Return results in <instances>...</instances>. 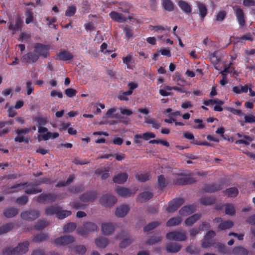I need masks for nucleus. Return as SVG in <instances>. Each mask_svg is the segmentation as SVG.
<instances>
[{"mask_svg": "<svg viewBox=\"0 0 255 255\" xmlns=\"http://www.w3.org/2000/svg\"><path fill=\"white\" fill-rule=\"evenodd\" d=\"M29 246V242L24 241L19 243L15 248H6L4 253L11 255H22L28 252Z\"/></svg>", "mask_w": 255, "mask_h": 255, "instance_id": "obj_1", "label": "nucleus"}, {"mask_svg": "<svg viewBox=\"0 0 255 255\" xmlns=\"http://www.w3.org/2000/svg\"><path fill=\"white\" fill-rule=\"evenodd\" d=\"M45 213L47 215H51L55 214L56 217L59 219H63L71 214V212L68 210H63L62 208L54 205L50 206L46 209Z\"/></svg>", "mask_w": 255, "mask_h": 255, "instance_id": "obj_2", "label": "nucleus"}, {"mask_svg": "<svg viewBox=\"0 0 255 255\" xmlns=\"http://www.w3.org/2000/svg\"><path fill=\"white\" fill-rule=\"evenodd\" d=\"M99 230L98 226L92 222H86L81 226L78 227L76 230L77 234L82 236H87L93 232Z\"/></svg>", "mask_w": 255, "mask_h": 255, "instance_id": "obj_3", "label": "nucleus"}, {"mask_svg": "<svg viewBox=\"0 0 255 255\" xmlns=\"http://www.w3.org/2000/svg\"><path fill=\"white\" fill-rule=\"evenodd\" d=\"M166 237L168 240L179 242L185 241L187 239L185 231L171 232L166 234Z\"/></svg>", "mask_w": 255, "mask_h": 255, "instance_id": "obj_4", "label": "nucleus"}, {"mask_svg": "<svg viewBox=\"0 0 255 255\" xmlns=\"http://www.w3.org/2000/svg\"><path fill=\"white\" fill-rule=\"evenodd\" d=\"M117 201V198L115 196L108 194L103 195L99 200L100 203L106 207H111L116 203Z\"/></svg>", "mask_w": 255, "mask_h": 255, "instance_id": "obj_5", "label": "nucleus"}, {"mask_svg": "<svg viewBox=\"0 0 255 255\" xmlns=\"http://www.w3.org/2000/svg\"><path fill=\"white\" fill-rule=\"evenodd\" d=\"M34 52L38 55V58L41 56L46 58L48 56L49 47L40 43H35L33 45Z\"/></svg>", "mask_w": 255, "mask_h": 255, "instance_id": "obj_6", "label": "nucleus"}, {"mask_svg": "<svg viewBox=\"0 0 255 255\" xmlns=\"http://www.w3.org/2000/svg\"><path fill=\"white\" fill-rule=\"evenodd\" d=\"M101 228L102 234L108 236L113 235L116 229L114 223L108 222L102 223Z\"/></svg>", "mask_w": 255, "mask_h": 255, "instance_id": "obj_7", "label": "nucleus"}, {"mask_svg": "<svg viewBox=\"0 0 255 255\" xmlns=\"http://www.w3.org/2000/svg\"><path fill=\"white\" fill-rule=\"evenodd\" d=\"M75 241L74 237L71 235H66L56 238L54 242L58 246H66L70 244Z\"/></svg>", "mask_w": 255, "mask_h": 255, "instance_id": "obj_8", "label": "nucleus"}, {"mask_svg": "<svg viewBox=\"0 0 255 255\" xmlns=\"http://www.w3.org/2000/svg\"><path fill=\"white\" fill-rule=\"evenodd\" d=\"M38 60V55L34 51L29 52L21 57V61L25 64L33 63Z\"/></svg>", "mask_w": 255, "mask_h": 255, "instance_id": "obj_9", "label": "nucleus"}, {"mask_svg": "<svg viewBox=\"0 0 255 255\" xmlns=\"http://www.w3.org/2000/svg\"><path fill=\"white\" fill-rule=\"evenodd\" d=\"M184 200L182 198H179L174 199L169 203L168 207L166 210L169 213H173L175 212L177 209L184 203Z\"/></svg>", "mask_w": 255, "mask_h": 255, "instance_id": "obj_10", "label": "nucleus"}, {"mask_svg": "<svg viewBox=\"0 0 255 255\" xmlns=\"http://www.w3.org/2000/svg\"><path fill=\"white\" fill-rule=\"evenodd\" d=\"M233 9L236 14L237 19L241 26H244L245 24V14L243 9L238 5L233 6Z\"/></svg>", "mask_w": 255, "mask_h": 255, "instance_id": "obj_11", "label": "nucleus"}, {"mask_svg": "<svg viewBox=\"0 0 255 255\" xmlns=\"http://www.w3.org/2000/svg\"><path fill=\"white\" fill-rule=\"evenodd\" d=\"M30 129L29 128H25L22 129H17L16 131V133L18 134L14 138V140L16 142H25L28 143L29 140L28 138H25L23 136V134H26L30 131Z\"/></svg>", "mask_w": 255, "mask_h": 255, "instance_id": "obj_12", "label": "nucleus"}, {"mask_svg": "<svg viewBox=\"0 0 255 255\" xmlns=\"http://www.w3.org/2000/svg\"><path fill=\"white\" fill-rule=\"evenodd\" d=\"M39 216V213L37 211L32 210L22 212L20 214L22 219L27 221H32L37 219Z\"/></svg>", "mask_w": 255, "mask_h": 255, "instance_id": "obj_13", "label": "nucleus"}, {"mask_svg": "<svg viewBox=\"0 0 255 255\" xmlns=\"http://www.w3.org/2000/svg\"><path fill=\"white\" fill-rule=\"evenodd\" d=\"M129 209L128 205L126 204L122 205L116 208L115 215L117 217L123 218L128 214Z\"/></svg>", "mask_w": 255, "mask_h": 255, "instance_id": "obj_14", "label": "nucleus"}, {"mask_svg": "<svg viewBox=\"0 0 255 255\" xmlns=\"http://www.w3.org/2000/svg\"><path fill=\"white\" fill-rule=\"evenodd\" d=\"M57 199V196L53 194H42L37 198L39 202H53Z\"/></svg>", "mask_w": 255, "mask_h": 255, "instance_id": "obj_15", "label": "nucleus"}, {"mask_svg": "<svg viewBox=\"0 0 255 255\" xmlns=\"http://www.w3.org/2000/svg\"><path fill=\"white\" fill-rule=\"evenodd\" d=\"M166 250L168 253H175L181 249V246L176 243H169L166 244Z\"/></svg>", "mask_w": 255, "mask_h": 255, "instance_id": "obj_16", "label": "nucleus"}, {"mask_svg": "<svg viewBox=\"0 0 255 255\" xmlns=\"http://www.w3.org/2000/svg\"><path fill=\"white\" fill-rule=\"evenodd\" d=\"M194 178L191 177H182L174 180L173 183L175 185H186L192 184L195 182Z\"/></svg>", "mask_w": 255, "mask_h": 255, "instance_id": "obj_17", "label": "nucleus"}, {"mask_svg": "<svg viewBox=\"0 0 255 255\" xmlns=\"http://www.w3.org/2000/svg\"><path fill=\"white\" fill-rule=\"evenodd\" d=\"M195 211V207L194 206H186L181 208L179 211V214L181 216H186L191 214Z\"/></svg>", "mask_w": 255, "mask_h": 255, "instance_id": "obj_18", "label": "nucleus"}, {"mask_svg": "<svg viewBox=\"0 0 255 255\" xmlns=\"http://www.w3.org/2000/svg\"><path fill=\"white\" fill-rule=\"evenodd\" d=\"M18 210L14 208H8L4 210L3 214L7 218H12L17 215Z\"/></svg>", "mask_w": 255, "mask_h": 255, "instance_id": "obj_19", "label": "nucleus"}, {"mask_svg": "<svg viewBox=\"0 0 255 255\" xmlns=\"http://www.w3.org/2000/svg\"><path fill=\"white\" fill-rule=\"evenodd\" d=\"M128 175L126 173H121L115 176L113 178V181L117 184H123L127 180Z\"/></svg>", "mask_w": 255, "mask_h": 255, "instance_id": "obj_20", "label": "nucleus"}, {"mask_svg": "<svg viewBox=\"0 0 255 255\" xmlns=\"http://www.w3.org/2000/svg\"><path fill=\"white\" fill-rule=\"evenodd\" d=\"M109 240L103 237H99L95 240L96 246L101 248H106L109 244Z\"/></svg>", "mask_w": 255, "mask_h": 255, "instance_id": "obj_21", "label": "nucleus"}, {"mask_svg": "<svg viewBox=\"0 0 255 255\" xmlns=\"http://www.w3.org/2000/svg\"><path fill=\"white\" fill-rule=\"evenodd\" d=\"M110 16L112 19L118 22H123L126 20V18L122 14L116 11H112L110 13Z\"/></svg>", "mask_w": 255, "mask_h": 255, "instance_id": "obj_22", "label": "nucleus"}, {"mask_svg": "<svg viewBox=\"0 0 255 255\" xmlns=\"http://www.w3.org/2000/svg\"><path fill=\"white\" fill-rule=\"evenodd\" d=\"M153 194L149 191H145L139 195L137 200L140 202H144L151 199Z\"/></svg>", "mask_w": 255, "mask_h": 255, "instance_id": "obj_23", "label": "nucleus"}, {"mask_svg": "<svg viewBox=\"0 0 255 255\" xmlns=\"http://www.w3.org/2000/svg\"><path fill=\"white\" fill-rule=\"evenodd\" d=\"M57 57L60 60L63 61L69 60L73 58L72 55L69 52L65 50L59 52L57 54Z\"/></svg>", "mask_w": 255, "mask_h": 255, "instance_id": "obj_24", "label": "nucleus"}, {"mask_svg": "<svg viewBox=\"0 0 255 255\" xmlns=\"http://www.w3.org/2000/svg\"><path fill=\"white\" fill-rule=\"evenodd\" d=\"M8 28L13 31V34L16 31L20 29L22 26V21L19 18L16 19L14 24L11 22L8 23Z\"/></svg>", "mask_w": 255, "mask_h": 255, "instance_id": "obj_25", "label": "nucleus"}, {"mask_svg": "<svg viewBox=\"0 0 255 255\" xmlns=\"http://www.w3.org/2000/svg\"><path fill=\"white\" fill-rule=\"evenodd\" d=\"M109 168H104L103 169H98L95 170V174L97 175H101L102 179L104 180L110 176Z\"/></svg>", "mask_w": 255, "mask_h": 255, "instance_id": "obj_26", "label": "nucleus"}, {"mask_svg": "<svg viewBox=\"0 0 255 255\" xmlns=\"http://www.w3.org/2000/svg\"><path fill=\"white\" fill-rule=\"evenodd\" d=\"M182 219L180 217H176L170 218L166 223V226L173 227L176 226L181 224Z\"/></svg>", "mask_w": 255, "mask_h": 255, "instance_id": "obj_27", "label": "nucleus"}, {"mask_svg": "<svg viewBox=\"0 0 255 255\" xmlns=\"http://www.w3.org/2000/svg\"><path fill=\"white\" fill-rule=\"evenodd\" d=\"M116 191L118 195L124 197H129L131 195L130 190L124 187L117 188Z\"/></svg>", "mask_w": 255, "mask_h": 255, "instance_id": "obj_28", "label": "nucleus"}, {"mask_svg": "<svg viewBox=\"0 0 255 255\" xmlns=\"http://www.w3.org/2000/svg\"><path fill=\"white\" fill-rule=\"evenodd\" d=\"M201 218V215L199 214H195L187 219L185 221V224L187 226H190L196 223Z\"/></svg>", "mask_w": 255, "mask_h": 255, "instance_id": "obj_29", "label": "nucleus"}, {"mask_svg": "<svg viewBox=\"0 0 255 255\" xmlns=\"http://www.w3.org/2000/svg\"><path fill=\"white\" fill-rule=\"evenodd\" d=\"M232 253L235 255H248L249 251L243 247H235Z\"/></svg>", "mask_w": 255, "mask_h": 255, "instance_id": "obj_30", "label": "nucleus"}, {"mask_svg": "<svg viewBox=\"0 0 255 255\" xmlns=\"http://www.w3.org/2000/svg\"><path fill=\"white\" fill-rule=\"evenodd\" d=\"M178 4L180 8L185 13H189L191 12V8L187 2L183 0H179Z\"/></svg>", "mask_w": 255, "mask_h": 255, "instance_id": "obj_31", "label": "nucleus"}, {"mask_svg": "<svg viewBox=\"0 0 255 255\" xmlns=\"http://www.w3.org/2000/svg\"><path fill=\"white\" fill-rule=\"evenodd\" d=\"M49 238V235L46 233H41L34 236L33 241L34 242H41L47 241Z\"/></svg>", "mask_w": 255, "mask_h": 255, "instance_id": "obj_32", "label": "nucleus"}, {"mask_svg": "<svg viewBox=\"0 0 255 255\" xmlns=\"http://www.w3.org/2000/svg\"><path fill=\"white\" fill-rule=\"evenodd\" d=\"M96 198L95 193H87L83 195L80 197V200L83 202H87L89 201H94Z\"/></svg>", "mask_w": 255, "mask_h": 255, "instance_id": "obj_33", "label": "nucleus"}, {"mask_svg": "<svg viewBox=\"0 0 255 255\" xmlns=\"http://www.w3.org/2000/svg\"><path fill=\"white\" fill-rule=\"evenodd\" d=\"M25 193L28 194H34L42 191L41 189H36L31 185H26L23 187Z\"/></svg>", "mask_w": 255, "mask_h": 255, "instance_id": "obj_34", "label": "nucleus"}, {"mask_svg": "<svg viewBox=\"0 0 255 255\" xmlns=\"http://www.w3.org/2000/svg\"><path fill=\"white\" fill-rule=\"evenodd\" d=\"M234 226V223L231 221H226L221 223L218 227V229L221 230L229 229Z\"/></svg>", "mask_w": 255, "mask_h": 255, "instance_id": "obj_35", "label": "nucleus"}, {"mask_svg": "<svg viewBox=\"0 0 255 255\" xmlns=\"http://www.w3.org/2000/svg\"><path fill=\"white\" fill-rule=\"evenodd\" d=\"M197 6L199 14L201 17L203 18L207 13V8L205 4L200 2H197Z\"/></svg>", "mask_w": 255, "mask_h": 255, "instance_id": "obj_36", "label": "nucleus"}, {"mask_svg": "<svg viewBox=\"0 0 255 255\" xmlns=\"http://www.w3.org/2000/svg\"><path fill=\"white\" fill-rule=\"evenodd\" d=\"M145 123L148 124L152 125L153 128L158 129L160 127V124L155 119L144 117Z\"/></svg>", "mask_w": 255, "mask_h": 255, "instance_id": "obj_37", "label": "nucleus"}, {"mask_svg": "<svg viewBox=\"0 0 255 255\" xmlns=\"http://www.w3.org/2000/svg\"><path fill=\"white\" fill-rule=\"evenodd\" d=\"M72 250L79 254L83 255L86 252L87 249L84 245H76L72 248Z\"/></svg>", "mask_w": 255, "mask_h": 255, "instance_id": "obj_38", "label": "nucleus"}, {"mask_svg": "<svg viewBox=\"0 0 255 255\" xmlns=\"http://www.w3.org/2000/svg\"><path fill=\"white\" fill-rule=\"evenodd\" d=\"M162 4L166 10L171 11L174 9V5L171 0H162Z\"/></svg>", "mask_w": 255, "mask_h": 255, "instance_id": "obj_39", "label": "nucleus"}, {"mask_svg": "<svg viewBox=\"0 0 255 255\" xmlns=\"http://www.w3.org/2000/svg\"><path fill=\"white\" fill-rule=\"evenodd\" d=\"M76 228V225L74 223H69L63 227V232L65 233L72 232Z\"/></svg>", "mask_w": 255, "mask_h": 255, "instance_id": "obj_40", "label": "nucleus"}, {"mask_svg": "<svg viewBox=\"0 0 255 255\" xmlns=\"http://www.w3.org/2000/svg\"><path fill=\"white\" fill-rule=\"evenodd\" d=\"M225 194L229 197H234L238 195V190L235 187L230 188L225 191Z\"/></svg>", "mask_w": 255, "mask_h": 255, "instance_id": "obj_41", "label": "nucleus"}, {"mask_svg": "<svg viewBox=\"0 0 255 255\" xmlns=\"http://www.w3.org/2000/svg\"><path fill=\"white\" fill-rule=\"evenodd\" d=\"M13 223H8L0 228V234H4L11 231L13 228Z\"/></svg>", "mask_w": 255, "mask_h": 255, "instance_id": "obj_42", "label": "nucleus"}, {"mask_svg": "<svg viewBox=\"0 0 255 255\" xmlns=\"http://www.w3.org/2000/svg\"><path fill=\"white\" fill-rule=\"evenodd\" d=\"M224 102L218 99H210L207 101H205L203 104L206 106L213 105L214 104H217L219 105H222Z\"/></svg>", "mask_w": 255, "mask_h": 255, "instance_id": "obj_43", "label": "nucleus"}, {"mask_svg": "<svg viewBox=\"0 0 255 255\" xmlns=\"http://www.w3.org/2000/svg\"><path fill=\"white\" fill-rule=\"evenodd\" d=\"M221 189L220 185H209L205 187V191L208 192H213L219 190Z\"/></svg>", "mask_w": 255, "mask_h": 255, "instance_id": "obj_44", "label": "nucleus"}, {"mask_svg": "<svg viewBox=\"0 0 255 255\" xmlns=\"http://www.w3.org/2000/svg\"><path fill=\"white\" fill-rule=\"evenodd\" d=\"M136 178L140 182H145L148 180L150 178L149 174H137L136 175Z\"/></svg>", "mask_w": 255, "mask_h": 255, "instance_id": "obj_45", "label": "nucleus"}, {"mask_svg": "<svg viewBox=\"0 0 255 255\" xmlns=\"http://www.w3.org/2000/svg\"><path fill=\"white\" fill-rule=\"evenodd\" d=\"M59 136L58 132H47L46 134L42 135V138L44 140H46L49 138L54 139Z\"/></svg>", "mask_w": 255, "mask_h": 255, "instance_id": "obj_46", "label": "nucleus"}, {"mask_svg": "<svg viewBox=\"0 0 255 255\" xmlns=\"http://www.w3.org/2000/svg\"><path fill=\"white\" fill-rule=\"evenodd\" d=\"M162 239L160 236H155L151 238L146 243L147 245H151L160 242Z\"/></svg>", "mask_w": 255, "mask_h": 255, "instance_id": "obj_47", "label": "nucleus"}, {"mask_svg": "<svg viewBox=\"0 0 255 255\" xmlns=\"http://www.w3.org/2000/svg\"><path fill=\"white\" fill-rule=\"evenodd\" d=\"M159 225V223L158 222H153L151 223L148 224L144 228V231L145 232L149 231L157 227Z\"/></svg>", "mask_w": 255, "mask_h": 255, "instance_id": "obj_48", "label": "nucleus"}, {"mask_svg": "<svg viewBox=\"0 0 255 255\" xmlns=\"http://www.w3.org/2000/svg\"><path fill=\"white\" fill-rule=\"evenodd\" d=\"M235 212L234 207L232 205L227 204L225 205V212L226 214L233 215L235 214Z\"/></svg>", "mask_w": 255, "mask_h": 255, "instance_id": "obj_49", "label": "nucleus"}, {"mask_svg": "<svg viewBox=\"0 0 255 255\" xmlns=\"http://www.w3.org/2000/svg\"><path fill=\"white\" fill-rule=\"evenodd\" d=\"M132 93V91L131 90L123 92L118 96V98L120 100L128 101V96L130 95Z\"/></svg>", "mask_w": 255, "mask_h": 255, "instance_id": "obj_50", "label": "nucleus"}, {"mask_svg": "<svg viewBox=\"0 0 255 255\" xmlns=\"http://www.w3.org/2000/svg\"><path fill=\"white\" fill-rule=\"evenodd\" d=\"M133 242V240L130 238H126L124 240H123L120 245V246L121 248H126L128 246H129L130 244H131V243Z\"/></svg>", "mask_w": 255, "mask_h": 255, "instance_id": "obj_51", "label": "nucleus"}, {"mask_svg": "<svg viewBox=\"0 0 255 255\" xmlns=\"http://www.w3.org/2000/svg\"><path fill=\"white\" fill-rule=\"evenodd\" d=\"M76 10V9L75 6H69L65 11V15L67 16H73L75 13Z\"/></svg>", "mask_w": 255, "mask_h": 255, "instance_id": "obj_52", "label": "nucleus"}, {"mask_svg": "<svg viewBox=\"0 0 255 255\" xmlns=\"http://www.w3.org/2000/svg\"><path fill=\"white\" fill-rule=\"evenodd\" d=\"M187 253L190 254H198L199 253V250L194 246H190L186 248Z\"/></svg>", "mask_w": 255, "mask_h": 255, "instance_id": "obj_53", "label": "nucleus"}, {"mask_svg": "<svg viewBox=\"0 0 255 255\" xmlns=\"http://www.w3.org/2000/svg\"><path fill=\"white\" fill-rule=\"evenodd\" d=\"M48 223L45 221H40L38 222L37 224L35 225V228L37 230H41L45 228Z\"/></svg>", "mask_w": 255, "mask_h": 255, "instance_id": "obj_54", "label": "nucleus"}, {"mask_svg": "<svg viewBox=\"0 0 255 255\" xmlns=\"http://www.w3.org/2000/svg\"><path fill=\"white\" fill-rule=\"evenodd\" d=\"M226 16V12L224 10H221L219 12L216 16V20L218 21H222Z\"/></svg>", "mask_w": 255, "mask_h": 255, "instance_id": "obj_55", "label": "nucleus"}, {"mask_svg": "<svg viewBox=\"0 0 255 255\" xmlns=\"http://www.w3.org/2000/svg\"><path fill=\"white\" fill-rule=\"evenodd\" d=\"M65 93L68 97L71 98L76 95L77 91L74 89L68 88L65 90Z\"/></svg>", "mask_w": 255, "mask_h": 255, "instance_id": "obj_56", "label": "nucleus"}, {"mask_svg": "<svg viewBox=\"0 0 255 255\" xmlns=\"http://www.w3.org/2000/svg\"><path fill=\"white\" fill-rule=\"evenodd\" d=\"M70 206L76 209L84 208L85 205L79 202H73L70 203Z\"/></svg>", "mask_w": 255, "mask_h": 255, "instance_id": "obj_57", "label": "nucleus"}, {"mask_svg": "<svg viewBox=\"0 0 255 255\" xmlns=\"http://www.w3.org/2000/svg\"><path fill=\"white\" fill-rule=\"evenodd\" d=\"M73 179H74V177L73 176H70L69 177V178H68V179L67 180V181H66V182H61L58 183L56 185V186L57 187H62V186L68 185L72 182Z\"/></svg>", "mask_w": 255, "mask_h": 255, "instance_id": "obj_58", "label": "nucleus"}, {"mask_svg": "<svg viewBox=\"0 0 255 255\" xmlns=\"http://www.w3.org/2000/svg\"><path fill=\"white\" fill-rule=\"evenodd\" d=\"M158 185L160 188L164 187L166 184V181L163 175H160L158 179Z\"/></svg>", "mask_w": 255, "mask_h": 255, "instance_id": "obj_59", "label": "nucleus"}, {"mask_svg": "<svg viewBox=\"0 0 255 255\" xmlns=\"http://www.w3.org/2000/svg\"><path fill=\"white\" fill-rule=\"evenodd\" d=\"M201 202L203 204L209 205L212 204L214 202V200L208 197H203L201 199Z\"/></svg>", "mask_w": 255, "mask_h": 255, "instance_id": "obj_60", "label": "nucleus"}, {"mask_svg": "<svg viewBox=\"0 0 255 255\" xmlns=\"http://www.w3.org/2000/svg\"><path fill=\"white\" fill-rule=\"evenodd\" d=\"M155 134L152 132H147L141 135V138L147 140L151 138H154Z\"/></svg>", "mask_w": 255, "mask_h": 255, "instance_id": "obj_61", "label": "nucleus"}, {"mask_svg": "<svg viewBox=\"0 0 255 255\" xmlns=\"http://www.w3.org/2000/svg\"><path fill=\"white\" fill-rule=\"evenodd\" d=\"M26 18L25 19V23L29 24L33 20V13L30 10L26 11Z\"/></svg>", "mask_w": 255, "mask_h": 255, "instance_id": "obj_62", "label": "nucleus"}, {"mask_svg": "<svg viewBox=\"0 0 255 255\" xmlns=\"http://www.w3.org/2000/svg\"><path fill=\"white\" fill-rule=\"evenodd\" d=\"M28 197L26 196H22L16 200V202L19 205H25L28 201Z\"/></svg>", "mask_w": 255, "mask_h": 255, "instance_id": "obj_63", "label": "nucleus"}, {"mask_svg": "<svg viewBox=\"0 0 255 255\" xmlns=\"http://www.w3.org/2000/svg\"><path fill=\"white\" fill-rule=\"evenodd\" d=\"M245 122L252 123L255 122V117L252 115H244Z\"/></svg>", "mask_w": 255, "mask_h": 255, "instance_id": "obj_64", "label": "nucleus"}]
</instances>
